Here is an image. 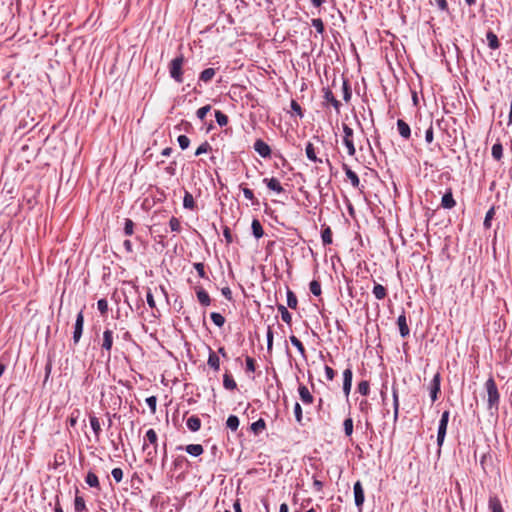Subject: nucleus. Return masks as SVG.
<instances>
[{
  "label": "nucleus",
  "mask_w": 512,
  "mask_h": 512,
  "mask_svg": "<svg viewBox=\"0 0 512 512\" xmlns=\"http://www.w3.org/2000/svg\"><path fill=\"white\" fill-rule=\"evenodd\" d=\"M485 388L487 391V402L489 410H498L500 402V394L493 377H489L485 382Z\"/></svg>",
  "instance_id": "1"
},
{
  "label": "nucleus",
  "mask_w": 512,
  "mask_h": 512,
  "mask_svg": "<svg viewBox=\"0 0 512 512\" xmlns=\"http://www.w3.org/2000/svg\"><path fill=\"white\" fill-rule=\"evenodd\" d=\"M185 62V57L183 54L178 55L174 59H172L169 63V73L170 77L174 79L177 83L183 82V65Z\"/></svg>",
  "instance_id": "2"
},
{
  "label": "nucleus",
  "mask_w": 512,
  "mask_h": 512,
  "mask_svg": "<svg viewBox=\"0 0 512 512\" xmlns=\"http://www.w3.org/2000/svg\"><path fill=\"white\" fill-rule=\"evenodd\" d=\"M342 128H343V133H344L343 143L347 148L348 154L350 156H354L356 153V149H355L354 142H353V134H354L353 129L345 123L342 124Z\"/></svg>",
  "instance_id": "3"
},
{
  "label": "nucleus",
  "mask_w": 512,
  "mask_h": 512,
  "mask_svg": "<svg viewBox=\"0 0 512 512\" xmlns=\"http://www.w3.org/2000/svg\"><path fill=\"white\" fill-rule=\"evenodd\" d=\"M353 493L355 505L357 506L359 512H362V507L365 501V495L362 483L359 480L354 483Z\"/></svg>",
  "instance_id": "4"
},
{
  "label": "nucleus",
  "mask_w": 512,
  "mask_h": 512,
  "mask_svg": "<svg viewBox=\"0 0 512 512\" xmlns=\"http://www.w3.org/2000/svg\"><path fill=\"white\" fill-rule=\"evenodd\" d=\"M83 327H84V315L83 311L81 310L76 317L75 324H74V331H73V342L74 344H77L81 336L83 334Z\"/></svg>",
  "instance_id": "5"
},
{
  "label": "nucleus",
  "mask_w": 512,
  "mask_h": 512,
  "mask_svg": "<svg viewBox=\"0 0 512 512\" xmlns=\"http://www.w3.org/2000/svg\"><path fill=\"white\" fill-rule=\"evenodd\" d=\"M441 375L437 372L432 378L429 386L431 401L435 402L441 391Z\"/></svg>",
  "instance_id": "6"
},
{
  "label": "nucleus",
  "mask_w": 512,
  "mask_h": 512,
  "mask_svg": "<svg viewBox=\"0 0 512 512\" xmlns=\"http://www.w3.org/2000/svg\"><path fill=\"white\" fill-rule=\"evenodd\" d=\"M254 150L263 158H269L271 156L270 146L262 139H257L254 142Z\"/></svg>",
  "instance_id": "7"
},
{
  "label": "nucleus",
  "mask_w": 512,
  "mask_h": 512,
  "mask_svg": "<svg viewBox=\"0 0 512 512\" xmlns=\"http://www.w3.org/2000/svg\"><path fill=\"white\" fill-rule=\"evenodd\" d=\"M113 346V331L110 329H105L103 332V341L101 344L102 351H106L108 356L110 357V352Z\"/></svg>",
  "instance_id": "8"
},
{
  "label": "nucleus",
  "mask_w": 512,
  "mask_h": 512,
  "mask_svg": "<svg viewBox=\"0 0 512 512\" xmlns=\"http://www.w3.org/2000/svg\"><path fill=\"white\" fill-rule=\"evenodd\" d=\"M397 325L399 327L400 336L402 338H406L410 334V329L407 324V318L405 312L403 311L397 318Z\"/></svg>",
  "instance_id": "9"
},
{
  "label": "nucleus",
  "mask_w": 512,
  "mask_h": 512,
  "mask_svg": "<svg viewBox=\"0 0 512 512\" xmlns=\"http://www.w3.org/2000/svg\"><path fill=\"white\" fill-rule=\"evenodd\" d=\"M323 93L325 102L331 104L334 109L339 112L341 108V102L335 98L333 92L329 88H323Z\"/></svg>",
  "instance_id": "10"
},
{
  "label": "nucleus",
  "mask_w": 512,
  "mask_h": 512,
  "mask_svg": "<svg viewBox=\"0 0 512 512\" xmlns=\"http://www.w3.org/2000/svg\"><path fill=\"white\" fill-rule=\"evenodd\" d=\"M456 205V201L453 197L452 189L446 190L441 199V207L444 209H452Z\"/></svg>",
  "instance_id": "11"
},
{
  "label": "nucleus",
  "mask_w": 512,
  "mask_h": 512,
  "mask_svg": "<svg viewBox=\"0 0 512 512\" xmlns=\"http://www.w3.org/2000/svg\"><path fill=\"white\" fill-rule=\"evenodd\" d=\"M397 130L399 135L405 139L409 140L411 137V128L407 122H405L403 119L397 120Z\"/></svg>",
  "instance_id": "12"
},
{
  "label": "nucleus",
  "mask_w": 512,
  "mask_h": 512,
  "mask_svg": "<svg viewBox=\"0 0 512 512\" xmlns=\"http://www.w3.org/2000/svg\"><path fill=\"white\" fill-rule=\"evenodd\" d=\"M448 423L439 421L438 431H437V445H438V453L441 451V447L444 443L446 432H447Z\"/></svg>",
  "instance_id": "13"
},
{
  "label": "nucleus",
  "mask_w": 512,
  "mask_h": 512,
  "mask_svg": "<svg viewBox=\"0 0 512 512\" xmlns=\"http://www.w3.org/2000/svg\"><path fill=\"white\" fill-rule=\"evenodd\" d=\"M215 74H216V69L215 68H206V69H204L199 74L198 85L200 86L201 83L208 84L213 79Z\"/></svg>",
  "instance_id": "14"
},
{
  "label": "nucleus",
  "mask_w": 512,
  "mask_h": 512,
  "mask_svg": "<svg viewBox=\"0 0 512 512\" xmlns=\"http://www.w3.org/2000/svg\"><path fill=\"white\" fill-rule=\"evenodd\" d=\"M177 449L181 450V449H183V447L178 446ZM184 449L189 455H191L193 457H198V456L202 455L204 452L203 446L201 444H189V445L185 446Z\"/></svg>",
  "instance_id": "15"
},
{
  "label": "nucleus",
  "mask_w": 512,
  "mask_h": 512,
  "mask_svg": "<svg viewBox=\"0 0 512 512\" xmlns=\"http://www.w3.org/2000/svg\"><path fill=\"white\" fill-rule=\"evenodd\" d=\"M298 393H299L301 401L304 404H312L313 403L314 397L305 385H302V384L299 385Z\"/></svg>",
  "instance_id": "16"
},
{
  "label": "nucleus",
  "mask_w": 512,
  "mask_h": 512,
  "mask_svg": "<svg viewBox=\"0 0 512 512\" xmlns=\"http://www.w3.org/2000/svg\"><path fill=\"white\" fill-rule=\"evenodd\" d=\"M342 169L344 170L347 178L350 180L351 185L354 188H358L360 185V180H359L358 175L354 171H352L346 163L342 164Z\"/></svg>",
  "instance_id": "17"
},
{
  "label": "nucleus",
  "mask_w": 512,
  "mask_h": 512,
  "mask_svg": "<svg viewBox=\"0 0 512 512\" xmlns=\"http://www.w3.org/2000/svg\"><path fill=\"white\" fill-rule=\"evenodd\" d=\"M144 440H145V443L143 444V447H142L144 452L148 449V445L146 444V441H148L154 447H158V436L154 429H149L146 431Z\"/></svg>",
  "instance_id": "18"
},
{
  "label": "nucleus",
  "mask_w": 512,
  "mask_h": 512,
  "mask_svg": "<svg viewBox=\"0 0 512 512\" xmlns=\"http://www.w3.org/2000/svg\"><path fill=\"white\" fill-rule=\"evenodd\" d=\"M207 364L211 369H213L216 372L219 371V369H220V359H219L218 355L216 354V352H214L210 347H209V356H208Z\"/></svg>",
  "instance_id": "19"
},
{
  "label": "nucleus",
  "mask_w": 512,
  "mask_h": 512,
  "mask_svg": "<svg viewBox=\"0 0 512 512\" xmlns=\"http://www.w3.org/2000/svg\"><path fill=\"white\" fill-rule=\"evenodd\" d=\"M196 295L199 303L202 306H209L211 304V298L209 294L202 287L196 288Z\"/></svg>",
  "instance_id": "20"
},
{
  "label": "nucleus",
  "mask_w": 512,
  "mask_h": 512,
  "mask_svg": "<svg viewBox=\"0 0 512 512\" xmlns=\"http://www.w3.org/2000/svg\"><path fill=\"white\" fill-rule=\"evenodd\" d=\"M263 182L266 184L268 189L276 192V193H282L284 191L283 187L281 186L280 182L276 178H265Z\"/></svg>",
  "instance_id": "21"
},
{
  "label": "nucleus",
  "mask_w": 512,
  "mask_h": 512,
  "mask_svg": "<svg viewBox=\"0 0 512 512\" xmlns=\"http://www.w3.org/2000/svg\"><path fill=\"white\" fill-rule=\"evenodd\" d=\"M187 428L192 432H197L201 428V420L198 416H191L186 421Z\"/></svg>",
  "instance_id": "22"
},
{
  "label": "nucleus",
  "mask_w": 512,
  "mask_h": 512,
  "mask_svg": "<svg viewBox=\"0 0 512 512\" xmlns=\"http://www.w3.org/2000/svg\"><path fill=\"white\" fill-rule=\"evenodd\" d=\"M183 207L185 209H189V210H194L196 208V203H195L194 197L187 190H184Z\"/></svg>",
  "instance_id": "23"
},
{
  "label": "nucleus",
  "mask_w": 512,
  "mask_h": 512,
  "mask_svg": "<svg viewBox=\"0 0 512 512\" xmlns=\"http://www.w3.org/2000/svg\"><path fill=\"white\" fill-rule=\"evenodd\" d=\"M85 482L91 488H96L98 490L100 489V483H99L98 476L92 471H89L87 473V475L85 477Z\"/></svg>",
  "instance_id": "24"
},
{
  "label": "nucleus",
  "mask_w": 512,
  "mask_h": 512,
  "mask_svg": "<svg viewBox=\"0 0 512 512\" xmlns=\"http://www.w3.org/2000/svg\"><path fill=\"white\" fill-rule=\"evenodd\" d=\"M489 509L491 512H504L501 501L497 496H491L489 498Z\"/></svg>",
  "instance_id": "25"
},
{
  "label": "nucleus",
  "mask_w": 512,
  "mask_h": 512,
  "mask_svg": "<svg viewBox=\"0 0 512 512\" xmlns=\"http://www.w3.org/2000/svg\"><path fill=\"white\" fill-rule=\"evenodd\" d=\"M372 292L377 300H382L387 296V289L383 285L376 282L374 283Z\"/></svg>",
  "instance_id": "26"
},
{
  "label": "nucleus",
  "mask_w": 512,
  "mask_h": 512,
  "mask_svg": "<svg viewBox=\"0 0 512 512\" xmlns=\"http://www.w3.org/2000/svg\"><path fill=\"white\" fill-rule=\"evenodd\" d=\"M486 38L488 41V46L491 49L496 50L500 47V41H499L497 35L493 31H488L486 34Z\"/></svg>",
  "instance_id": "27"
},
{
  "label": "nucleus",
  "mask_w": 512,
  "mask_h": 512,
  "mask_svg": "<svg viewBox=\"0 0 512 512\" xmlns=\"http://www.w3.org/2000/svg\"><path fill=\"white\" fill-rule=\"evenodd\" d=\"M251 229L254 237L260 239L264 235L263 227L258 219H253Z\"/></svg>",
  "instance_id": "28"
},
{
  "label": "nucleus",
  "mask_w": 512,
  "mask_h": 512,
  "mask_svg": "<svg viewBox=\"0 0 512 512\" xmlns=\"http://www.w3.org/2000/svg\"><path fill=\"white\" fill-rule=\"evenodd\" d=\"M90 425L95 434L96 439H99L100 433L102 431L99 419L95 415H89Z\"/></svg>",
  "instance_id": "29"
},
{
  "label": "nucleus",
  "mask_w": 512,
  "mask_h": 512,
  "mask_svg": "<svg viewBox=\"0 0 512 512\" xmlns=\"http://www.w3.org/2000/svg\"><path fill=\"white\" fill-rule=\"evenodd\" d=\"M223 386L227 390H234L237 388L235 380L228 371L223 375Z\"/></svg>",
  "instance_id": "30"
},
{
  "label": "nucleus",
  "mask_w": 512,
  "mask_h": 512,
  "mask_svg": "<svg viewBox=\"0 0 512 512\" xmlns=\"http://www.w3.org/2000/svg\"><path fill=\"white\" fill-rule=\"evenodd\" d=\"M266 428V422L263 418H259L257 421L253 422L250 426L251 431L258 435Z\"/></svg>",
  "instance_id": "31"
},
{
  "label": "nucleus",
  "mask_w": 512,
  "mask_h": 512,
  "mask_svg": "<svg viewBox=\"0 0 512 512\" xmlns=\"http://www.w3.org/2000/svg\"><path fill=\"white\" fill-rule=\"evenodd\" d=\"M491 154H492V157L496 160V161H500L503 157V146L502 144L500 143V141H497L493 146H492V149H491Z\"/></svg>",
  "instance_id": "32"
},
{
  "label": "nucleus",
  "mask_w": 512,
  "mask_h": 512,
  "mask_svg": "<svg viewBox=\"0 0 512 512\" xmlns=\"http://www.w3.org/2000/svg\"><path fill=\"white\" fill-rule=\"evenodd\" d=\"M277 309H278V311H279V312H280V314H281V318H282V320H283L286 324L290 325V324H291V322H292V315H291V313L287 310V308H286L283 304H278V305H277Z\"/></svg>",
  "instance_id": "33"
},
{
  "label": "nucleus",
  "mask_w": 512,
  "mask_h": 512,
  "mask_svg": "<svg viewBox=\"0 0 512 512\" xmlns=\"http://www.w3.org/2000/svg\"><path fill=\"white\" fill-rule=\"evenodd\" d=\"M392 394H393L394 422H396L398 420V416H399V399H398L397 388L393 387Z\"/></svg>",
  "instance_id": "34"
},
{
  "label": "nucleus",
  "mask_w": 512,
  "mask_h": 512,
  "mask_svg": "<svg viewBox=\"0 0 512 512\" xmlns=\"http://www.w3.org/2000/svg\"><path fill=\"white\" fill-rule=\"evenodd\" d=\"M240 420L236 415H230L226 420V427L231 431H236L239 427Z\"/></svg>",
  "instance_id": "35"
},
{
  "label": "nucleus",
  "mask_w": 512,
  "mask_h": 512,
  "mask_svg": "<svg viewBox=\"0 0 512 512\" xmlns=\"http://www.w3.org/2000/svg\"><path fill=\"white\" fill-rule=\"evenodd\" d=\"M290 342L291 344L296 347V349L299 351V353L305 358L306 357V350L302 342L295 336H290Z\"/></svg>",
  "instance_id": "36"
},
{
  "label": "nucleus",
  "mask_w": 512,
  "mask_h": 512,
  "mask_svg": "<svg viewBox=\"0 0 512 512\" xmlns=\"http://www.w3.org/2000/svg\"><path fill=\"white\" fill-rule=\"evenodd\" d=\"M321 238L325 246L330 245L332 243V230L329 226L323 228L321 232Z\"/></svg>",
  "instance_id": "37"
},
{
  "label": "nucleus",
  "mask_w": 512,
  "mask_h": 512,
  "mask_svg": "<svg viewBox=\"0 0 512 512\" xmlns=\"http://www.w3.org/2000/svg\"><path fill=\"white\" fill-rule=\"evenodd\" d=\"M297 304H298V299H297L295 293L292 290L287 289V306L291 309H296Z\"/></svg>",
  "instance_id": "38"
},
{
  "label": "nucleus",
  "mask_w": 512,
  "mask_h": 512,
  "mask_svg": "<svg viewBox=\"0 0 512 512\" xmlns=\"http://www.w3.org/2000/svg\"><path fill=\"white\" fill-rule=\"evenodd\" d=\"M210 318L213 321V323L219 328L223 327L226 321L225 317L218 312H212L210 314Z\"/></svg>",
  "instance_id": "39"
},
{
  "label": "nucleus",
  "mask_w": 512,
  "mask_h": 512,
  "mask_svg": "<svg viewBox=\"0 0 512 512\" xmlns=\"http://www.w3.org/2000/svg\"><path fill=\"white\" fill-rule=\"evenodd\" d=\"M215 119L219 126L223 127L228 124V116L220 110L215 111Z\"/></svg>",
  "instance_id": "40"
},
{
  "label": "nucleus",
  "mask_w": 512,
  "mask_h": 512,
  "mask_svg": "<svg viewBox=\"0 0 512 512\" xmlns=\"http://www.w3.org/2000/svg\"><path fill=\"white\" fill-rule=\"evenodd\" d=\"M495 216V207L492 206L486 213L483 226L485 229H489L491 227V221Z\"/></svg>",
  "instance_id": "41"
},
{
  "label": "nucleus",
  "mask_w": 512,
  "mask_h": 512,
  "mask_svg": "<svg viewBox=\"0 0 512 512\" xmlns=\"http://www.w3.org/2000/svg\"><path fill=\"white\" fill-rule=\"evenodd\" d=\"M134 227H135V223L131 219L126 218L124 221V229H123L124 235L125 236L133 235Z\"/></svg>",
  "instance_id": "42"
},
{
  "label": "nucleus",
  "mask_w": 512,
  "mask_h": 512,
  "mask_svg": "<svg viewBox=\"0 0 512 512\" xmlns=\"http://www.w3.org/2000/svg\"><path fill=\"white\" fill-rule=\"evenodd\" d=\"M305 153H306L307 158L310 161L317 162V156H316V153H315V148H314V145L311 142L307 143L306 148H305Z\"/></svg>",
  "instance_id": "43"
},
{
  "label": "nucleus",
  "mask_w": 512,
  "mask_h": 512,
  "mask_svg": "<svg viewBox=\"0 0 512 512\" xmlns=\"http://www.w3.org/2000/svg\"><path fill=\"white\" fill-rule=\"evenodd\" d=\"M358 392L363 395L367 396L370 393V384L367 380H362L358 383L357 386Z\"/></svg>",
  "instance_id": "44"
},
{
  "label": "nucleus",
  "mask_w": 512,
  "mask_h": 512,
  "mask_svg": "<svg viewBox=\"0 0 512 512\" xmlns=\"http://www.w3.org/2000/svg\"><path fill=\"white\" fill-rule=\"evenodd\" d=\"M242 192L244 194V197L251 201L252 205H259L258 199L254 196V193L251 189L247 187H242Z\"/></svg>",
  "instance_id": "45"
},
{
  "label": "nucleus",
  "mask_w": 512,
  "mask_h": 512,
  "mask_svg": "<svg viewBox=\"0 0 512 512\" xmlns=\"http://www.w3.org/2000/svg\"><path fill=\"white\" fill-rule=\"evenodd\" d=\"M74 509L76 512H82L86 510L85 500L82 496L76 495L74 500Z\"/></svg>",
  "instance_id": "46"
},
{
  "label": "nucleus",
  "mask_w": 512,
  "mask_h": 512,
  "mask_svg": "<svg viewBox=\"0 0 512 512\" xmlns=\"http://www.w3.org/2000/svg\"><path fill=\"white\" fill-rule=\"evenodd\" d=\"M344 433L347 437H350L353 433V419L347 417L343 422Z\"/></svg>",
  "instance_id": "47"
},
{
  "label": "nucleus",
  "mask_w": 512,
  "mask_h": 512,
  "mask_svg": "<svg viewBox=\"0 0 512 512\" xmlns=\"http://www.w3.org/2000/svg\"><path fill=\"white\" fill-rule=\"evenodd\" d=\"M342 90H343V99L346 102L350 101L352 92H351V87L349 85L348 80H345V79L343 80Z\"/></svg>",
  "instance_id": "48"
},
{
  "label": "nucleus",
  "mask_w": 512,
  "mask_h": 512,
  "mask_svg": "<svg viewBox=\"0 0 512 512\" xmlns=\"http://www.w3.org/2000/svg\"><path fill=\"white\" fill-rule=\"evenodd\" d=\"M309 289H310V292L315 295V296H319L321 295V284L319 281L317 280H312L309 284Z\"/></svg>",
  "instance_id": "49"
},
{
  "label": "nucleus",
  "mask_w": 512,
  "mask_h": 512,
  "mask_svg": "<svg viewBox=\"0 0 512 512\" xmlns=\"http://www.w3.org/2000/svg\"><path fill=\"white\" fill-rule=\"evenodd\" d=\"M294 415L298 424L303 425V412L301 405L296 402L294 405Z\"/></svg>",
  "instance_id": "50"
},
{
  "label": "nucleus",
  "mask_w": 512,
  "mask_h": 512,
  "mask_svg": "<svg viewBox=\"0 0 512 512\" xmlns=\"http://www.w3.org/2000/svg\"><path fill=\"white\" fill-rule=\"evenodd\" d=\"M312 26L316 29L319 34H323L325 31L324 23L321 18H314L311 21Z\"/></svg>",
  "instance_id": "51"
},
{
  "label": "nucleus",
  "mask_w": 512,
  "mask_h": 512,
  "mask_svg": "<svg viewBox=\"0 0 512 512\" xmlns=\"http://www.w3.org/2000/svg\"><path fill=\"white\" fill-rule=\"evenodd\" d=\"M211 150H212L211 145L207 141H205L196 149L195 156H199V155L207 153Z\"/></svg>",
  "instance_id": "52"
},
{
  "label": "nucleus",
  "mask_w": 512,
  "mask_h": 512,
  "mask_svg": "<svg viewBox=\"0 0 512 512\" xmlns=\"http://www.w3.org/2000/svg\"><path fill=\"white\" fill-rule=\"evenodd\" d=\"M157 448L158 447H154L153 446V449L152 450H149L146 452V463L148 464H154L155 463V458H156V455H157Z\"/></svg>",
  "instance_id": "53"
},
{
  "label": "nucleus",
  "mask_w": 512,
  "mask_h": 512,
  "mask_svg": "<svg viewBox=\"0 0 512 512\" xmlns=\"http://www.w3.org/2000/svg\"><path fill=\"white\" fill-rule=\"evenodd\" d=\"M211 110V105H205V106H202L200 107L197 112H196V115L197 117L203 121L207 115V113Z\"/></svg>",
  "instance_id": "54"
},
{
  "label": "nucleus",
  "mask_w": 512,
  "mask_h": 512,
  "mask_svg": "<svg viewBox=\"0 0 512 512\" xmlns=\"http://www.w3.org/2000/svg\"><path fill=\"white\" fill-rule=\"evenodd\" d=\"M97 308L101 315H105L108 312V302L105 298L99 299L97 302Z\"/></svg>",
  "instance_id": "55"
},
{
  "label": "nucleus",
  "mask_w": 512,
  "mask_h": 512,
  "mask_svg": "<svg viewBox=\"0 0 512 512\" xmlns=\"http://www.w3.org/2000/svg\"><path fill=\"white\" fill-rule=\"evenodd\" d=\"M193 266H194L195 270L197 271L198 276L200 278H203V279L207 278V275H206V272H205V265H204V263L197 262V263H194Z\"/></svg>",
  "instance_id": "56"
},
{
  "label": "nucleus",
  "mask_w": 512,
  "mask_h": 512,
  "mask_svg": "<svg viewBox=\"0 0 512 512\" xmlns=\"http://www.w3.org/2000/svg\"><path fill=\"white\" fill-rule=\"evenodd\" d=\"M187 458L185 456H177L173 461V466L175 470L181 469L185 463H187Z\"/></svg>",
  "instance_id": "57"
},
{
  "label": "nucleus",
  "mask_w": 512,
  "mask_h": 512,
  "mask_svg": "<svg viewBox=\"0 0 512 512\" xmlns=\"http://www.w3.org/2000/svg\"><path fill=\"white\" fill-rule=\"evenodd\" d=\"M169 226L171 231L180 232L181 231V223L178 218L172 217L169 221Z\"/></svg>",
  "instance_id": "58"
},
{
  "label": "nucleus",
  "mask_w": 512,
  "mask_h": 512,
  "mask_svg": "<svg viewBox=\"0 0 512 512\" xmlns=\"http://www.w3.org/2000/svg\"><path fill=\"white\" fill-rule=\"evenodd\" d=\"M177 141L182 150L187 149L190 145V139L186 135L178 136Z\"/></svg>",
  "instance_id": "59"
},
{
  "label": "nucleus",
  "mask_w": 512,
  "mask_h": 512,
  "mask_svg": "<svg viewBox=\"0 0 512 512\" xmlns=\"http://www.w3.org/2000/svg\"><path fill=\"white\" fill-rule=\"evenodd\" d=\"M245 363H246V371L247 372H255L256 362L252 357L246 356Z\"/></svg>",
  "instance_id": "60"
},
{
  "label": "nucleus",
  "mask_w": 512,
  "mask_h": 512,
  "mask_svg": "<svg viewBox=\"0 0 512 512\" xmlns=\"http://www.w3.org/2000/svg\"><path fill=\"white\" fill-rule=\"evenodd\" d=\"M370 409H371V404L368 402V400L363 399V400L360 401V403H359V410L363 414L367 415L369 413Z\"/></svg>",
  "instance_id": "61"
},
{
  "label": "nucleus",
  "mask_w": 512,
  "mask_h": 512,
  "mask_svg": "<svg viewBox=\"0 0 512 512\" xmlns=\"http://www.w3.org/2000/svg\"><path fill=\"white\" fill-rule=\"evenodd\" d=\"M111 475L114 478V480L119 483L123 479V470L121 468H113L111 471Z\"/></svg>",
  "instance_id": "62"
},
{
  "label": "nucleus",
  "mask_w": 512,
  "mask_h": 512,
  "mask_svg": "<svg viewBox=\"0 0 512 512\" xmlns=\"http://www.w3.org/2000/svg\"><path fill=\"white\" fill-rule=\"evenodd\" d=\"M146 403H147L148 407L151 409V412L154 414L156 412L157 397L150 396V397L146 398Z\"/></svg>",
  "instance_id": "63"
},
{
  "label": "nucleus",
  "mask_w": 512,
  "mask_h": 512,
  "mask_svg": "<svg viewBox=\"0 0 512 512\" xmlns=\"http://www.w3.org/2000/svg\"><path fill=\"white\" fill-rule=\"evenodd\" d=\"M290 107H291L292 111L295 112L300 118L303 117L302 108H301L300 104L297 101L292 100L291 104H290Z\"/></svg>",
  "instance_id": "64"
}]
</instances>
